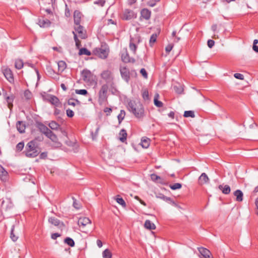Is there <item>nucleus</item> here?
Wrapping results in <instances>:
<instances>
[{"label": "nucleus", "instance_id": "f257e3e1", "mask_svg": "<svg viewBox=\"0 0 258 258\" xmlns=\"http://www.w3.org/2000/svg\"><path fill=\"white\" fill-rule=\"evenodd\" d=\"M127 108L138 118H142L144 116V108L139 101L131 100L128 103Z\"/></svg>", "mask_w": 258, "mask_h": 258}, {"label": "nucleus", "instance_id": "f03ea898", "mask_svg": "<svg viewBox=\"0 0 258 258\" xmlns=\"http://www.w3.org/2000/svg\"><path fill=\"white\" fill-rule=\"evenodd\" d=\"M40 152L36 141L32 140L26 144L23 153L28 158H35L39 155Z\"/></svg>", "mask_w": 258, "mask_h": 258}, {"label": "nucleus", "instance_id": "7ed1b4c3", "mask_svg": "<svg viewBox=\"0 0 258 258\" xmlns=\"http://www.w3.org/2000/svg\"><path fill=\"white\" fill-rule=\"evenodd\" d=\"M101 78L106 82L108 86L114 84V76L113 73L110 70H104L100 74Z\"/></svg>", "mask_w": 258, "mask_h": 258}, {"label": "nucleus", "instance_id": "20e7f679", "mask_svg": "<svg viewBox=\"0 0 258 258\" xmlns=\"http://www.w3.org/2000/svg\"><path fill=\"white\" fill-rule=\"evenodd\" d=\"M142 39L140 35L138 34L135 35L133 37H131L130 40L129 48L133 53H136L138 45L141 42Z\"/></svg>", "mask_w": 258, "mask_h": 258}, {"label": "nucleus", "instance_id": "39448f33", "mask_svg": "<svg viewBox=\"0 0 258 258\" xmlns=\"http://www.w3.org/2000/svg\"><path fill=\"white\" fill-rule=\"evenodd\" d=\"M108 90V86L107 84L102 85L98 92V102L102 104L107 100V93Z\"/></svg>", "mask_w": 258, "mask_h": 258}, {"label": "nucleus", "instance_id": "423d86ee", "mask_svg": "<svg viewBox=\"0 0 258 258\" xmlns=\"http://www.w3.org/2000/svg\"><path fill=\"white\" fill-rule=\"evenodd\" d=\"M78 224L82 228V231L87 232L86 227H90L91 224V220L87 217L80 218L78 221Z\"/></svg>", "mask_w": 258, "mask_h": 258}, {"label": "nucleus", "instance_id": "0eeeda50", "mask_svg": "<svg viewBox=\"0 0 258 258\" xmlns=\"http://www.w3.org/2000/svg\"><path fill=\"white\" fill-rule=\"evenodd\" d=\"M137 13L130 9H125L123 12L122 19L124 20H130L137 17Z\"/></svg>", "mask_w": 258, "mask_h": 258}, {"label": "nucleus", "instance_id": "6e6552de", "mask_svg": "<svg viewBox=\"0 0 258 258\" xmlns=\"http://www.w3.org/2000/svg\"><path fill=\"white\" fill-rule=\"evenodd\" d=\"M3 74L6 79L10 83H14V78L12 71L9 68H5L3 70Z\"/></svg>", "mask_w": 258, "mask_h": 258}, {"label": "nucleus", "instance_id": "1a4fd4ad", "mask_svg": "<svg viewBox=\"0 0 258 258\" xmlns=\"http://www.w3.org/2000/svg\"><path fill=\"white\" fill-rule=\"evenodd\" d=\"M121 78L127 83L130 79V73L129 70L126 67H120L119 69Z\"/></svg>", "mask_w": 258, "mask_h": 258}, {"label": "nucleus", "instance_id": "9d476101", "mask_svg": "<svg viewBox=\"0 0 258 258\" xmlns=\"http://www.w3.org/2000/svg\"><path fill=\"white\" fill-rule=\"evenodd\" d=\"M198 249L201 254L200 258H213L211 251L208 249L203 247H198Z\"/></svg>", "mask_w": 258, "mask_h": 258}, {"label": "nucleus", "instance_id": "9b49d317", "mask_svg": "<svg viewBox=\"0 0 258 258\" xmlns=\"http://www.w3.org/2000/svg\"><path fill=\"white\" fill-rule=\"evenodd\" d=\"M75 30L78 33V36L81 39H85L87 37L86 31L81 25H75Z\"/></svg>", "mask_w": 258, "mask_h": 258}, {"label": "nucleus", "instance_id": "f8f14e48", "mask_svg": "<svg viewBox=\"0 0 258 258\" xmlns=\"http://www.w3.org/2000/svg\"><path fill=\"white\" fill-rule=\"evenodd\" d=\"M96 54L101 58H106L108 55V50L104 48H99L96 49Z\"/></svg>", "mask_w": 258, "mask_h": 258}, {"label": "nucleus", "instance_id": "ddd939ff", "mask_svg": "<svg viewBox=\"0 0 258 258\" xmlns=\"http://www.w3.org/2000/svg\"><path fill=\"white\" fill-rule=\"evenodd\" d=\"M47 138L50 139L52 142H53V146L55 148H58L61 146V143L58 141L57 136L53 134V133L51 131L50 134H49L47 136Z\"/></svg>", "mask_w": 258, "mask_h": 258}, {"label": "nucleus", "instance_id": "4468645a", "mask_svg": "<svg viewBox=\"0 0 258 258\" xmlns=\"http://www.w3.org/2000/svg\"><path fill=\"white\" fill-rule=\"evenodd\" d=\"M121 59L122 60L125 62H135V59L133 58L130 57L128 54V53L126 49H125V51L123 52L121 54Z\"/></svg>", "mask_w": 258, "mask_h": 258}, {"label": "nucleus", "instance_id": "2eb2a0df", "mask_svg": "<svg viewBox=\"0 0 258 258\" xmlns=\"http://www.w3.org/2000/svg\"><path fill=\"white\" fill-rule=\"evenodd\" d=\"M151 16V12L148 9H143L141 11V19L148 20L150 19Z\"/></svg>", "mask_w": 258, "mask_h": 258}, {"label": "nucleus", "instance_id": "dca6fc26", "mask_svg": "<svg viewBox=\"0 0 258 258\" xmlns=\"http://www.w3.org/2000/svg\"><path fill=\"white\" fill-rule=\"evenodd\" d=\"M82 77L85 82H89L92 77V75L90 71L84 70L82 72Z\"/></svg>", "mask_w": 258, "mask_h": 258}, {"label": "nucleus", "instance_id": "f3484780", "mask_svg": "<svg viewBox=\"0 0 258 258\" xmlns=\"http://www.w3.org/2000/svg\"><path fill=\"white\" fill-rule=\"evenodd\" d=\"M48 100L53 105L56 107L61 106V103L58 98L54 95H50L48 97Z\"/></svg>", "mask_w": 258, "mask_h": 258}, {"label": "nucleus", "instance_id": "a211bd4d", "mask_svg": "<svg viewBox=\"0 0 258 258\" xmlns=\"http://www.w3.org/2000/svg\"><path fill=\"white\" fill-rule=\"evenodd\" d=\"M209 181V179L207 175L205 173H203L199 177L198 179L199 184L200 185H203L207 183Z\"/></svg>", "mask_w": 258, "mask_h": 258}, {"label": "nucleus", "instance_id": "6ab92c4d", "mask_svg": "<svg viewBox=\"0 0 258 258\" xmlns=\"http://www.w3.org/2000/svg\"><path fill=\"white\" fill-rule=\"evenodd\" d=\"M82 14L78 11H75L74 13L75 25H80Z\"/></svg>", "mask_w": 258, "mask_h": 258}, {"label": "nucleus", "instance_id": "aec40b11", "mask_svg": "<svg viewBox=\"0 0 258 258\" xmlns=\"http://www.w3.org/2000/svg\"><path fill=\"white\" fill-rule=\"evenodd\" d=\"M234 196L236 197V201L241 202L243 199V194L240 189H237L233 192Z\"/></svg>", "mask_w": 258, "mask_h": 258}, {"label": "nucleus", "instance_id": "412c9836", "mask_svg": "<svg viewBox=\"0 0 258 258\" xmlns=\"http://www.w3.org/2000/svg\"><path fill=\"white\" fill-rule=\"evenodd\" d=\"M38 127L41 132L44 134L46 137L50 134L51 132L50 130L42 123L39 124Z\"/></svg>", "mask_w": 258, "mask_h": 258}, {"label": "nucleus", "instance_id": "4be33fe9", "mask_svg": "<svg viewBox=\"0 0 258 258\" xmlns=\"http://www.w3.org/2000/svg\"><path fill=\"white\" fill-rule=\"evenodd\" d=\"M58 71L57 74L62 73L67 68V64L65 61L60 60L57 62Z\"/></svg>", "mask_w": 258, "mask_h": 258}, {"label": "nucleus", "instance_id": "5701e85b", "mask_svg": "<svg viewBox=\"0 0 258 258\" xmlns=\"http://www.w3.org/2000/svg\"><path fill=\"white\" fill-rule=\"evenodd\" d=\"M218 187L224 194L227 195L230 192L231 189L228 185H219Z\"/></svg>", "mask_w": 258, "mask_h": 258}, {"label": "nucleus", "instance_id": "b1692460", "mask_svg": "<svg viewBox=\"0 0 258 258\" xmlns=\"http://www.w3.org/2000/svg\"><path fill=\"white\" fill-rule=\"evenodd\" d=\"M150 140L146 137H143L141 139V145L144 148H147L150 145Z\"/></svg>", "mask_w": 258, "mask_h": 258}, {"label": "nucleus", "instance_id": "393cba45", "mask_svg": "<svg viewBox=\"0 0 258 258\" xmlns=\"http://www.w3.org/2000/svg\"><path fill=\"white\" fill-rule=\"evenodd\" d=\"M119 140L122 143L124 142L126 140L127 133L124 129H122L119 134Z\"/></svg>", "mask_w": 258, "mask_h": 258}, {"label": "nucleus", "instance_id": "a878e982", "mask_svg": "<svg viewBox=\"0 0 258 258\" xmlns=\"http://www.w3.org/2000/svg\"><path fill=\"white\" fill-rule=\"evenodd\" d=\"M16 127H17L18 131L20 133H24L26 127H25V124L22 121H18L16 124Z\"/></svg>", "mask_w": 258, "mask_h": 258}, {"label": "nucleus", "instance_id": "bb28decb", "mask_svg": "<svg viewBox=\"0 0 258 258\" xmlns=\"http://www.w3.org/2000/svg\"><path fill=\"white\" fill-rule=\"evenodd\" d=\"M144 226L146 229L149 230H154L156 228L155 225L149 220H147L145 221Z\"/></svg>", "mask_w": 258, "mask_h": 258}, {"label": "nucleus", "instance_id": "cd10ccee", "mask_svg": "<svg viewBox=\"0 0 258 258\" xmlns=\"http://www.w3.org/2000/svg\"><path fill=\"white\" fill-rule=\"evenodd\" d=\"M6 95L7 93L5 94V96H6V99L8 103V107L10 110H11L13 106V102L14 100V96L13 95H11L10 96H7Z\"/></svg>", "mask_w": 258, "mask_h": 258}, {"label": "nucleus", "instance_id": "c85d7f7f", "mask_svg": "<svg viewBox=\"0 0 258 258\" xmlns=\"http://www.w3.org/2000/svg\"><path fill=\"white\" fill-rule=\"evenodd\" d=\"M48 221L50 223L56 226H60V225H63L62 223H61L58 219L55 217H50Z\"/></svg>", "mask_w": 258, "mask_h": 258}, {"label": "nucleus", "instance_id": "c756f323", "mask_svg": "<svg viewBox=\"0 0 258 258\" xmlns=\"http://www.w3.org/2000/svg\"><path fill=\"white\" fill-rule=\"evenodd\" d=\"M50 22L47 19H40L38 21V25L41 27H47L50 25Z\"/></svg>", "mask_w": 258, "mask_h": 258}, {"label": "nucleus", "instance_id": "7c9ffc66", "mask_svg": "<svg viewBox=\"0 0 258 258\" xmlns=\"http://www.w3.org/2000/svg\"><path fill=\"white\" fill-rule=\"evenodd\" d=\"M8 175L7 171L0 165V178L2 180H6Z\"/></svg>", "mask_w": 258, "mask_h": 258}, {"label": "nucleus", "instance_id": "2f4dec72", "mask_svg": "<svg viewBox=\"0 0 258 258\" xmlns=\"http://www.w3.org/2000/svg\"><path fill=\"white\" fill-rule=\"evenodd\" d=\"M79 54L80 55H86L90 56L91 54V52L86 48H82L79 50Z\"/></svg>", "mask_w": 258, "mask_h": 258}, {"label": "nucleus", "instance_id": "473e14b6", "mask_svg": "<svg viewBox=\"0 0 258 258\" xmlns=\"http://www.w3.org/2000/svg\"><path fill=\"white\" fill-rule=\"evenodd\" d=\"M15 226L13 225L11 228L10 237L13 241H16L18 238V236L14 233Z\"/></svg>", "mask_w": 258, "mask_h": 258}, {"label": "nucleus", "instance_id": "72a5a7b5", "mask_svg": "<svg viewBox=\"0 0 258 258\" xmlns=\"http://www.w3.org/2000/svg\"><path fill=\"white\" fill-rule=\"evenodd\" d=\"M159 96V94H156L155 95L154 102L155 105L157 107H162V106H163V103L161 101H160L158 100Z\"/></svg>", "mask_w": 258, "mask_h": 258}, {"label": "nucleus", "instance_id": "f704fd0d", "mask_svg": "<svg viewBox=\"0 0 258 258\" xmlns=\"http://www.w3.org/2000/svg\"><path fill=\"white\" fill-rule=\"evenodd\" d=\"M103 258H111L112 253L108 249H105L102 252Z\"/></svg>", "mask_w": 258, "mask_h": 258}, {"label": "nucleus", "instance_id": "c9c22d12", "mask_svg": "<svg viewBox=\"0 0 258 258\" xmlns=\"http://www.w3.org/2000/svg\"><path fill=\"white\" fill-rule=\"evenodd\" d=\"M48 125L50 128L53 130H57L59 127V125L54 121H51Z\"/></svg>", "mask_w": 258, "mask_h": 258}, {"label": "nucleus", "instance_id": "e433bc0d", "mask_svg": "<svg viewBox=\"0 0 258 258\" xmlns=\"http://www.w3.org/2000/svg\"><path fill=\"white\" fill-rule=\"evenodd\" d=\"M23 62L21 59H17L15 61V68L18 70L21 69L23 67Z\"/></svg>", "mask_w": 258, "mask_h": 258}, {"label": "nucleus", "instance_id": "4c0bfd02", "mask_svg": "<svg viewBox=\"0 0 258 258\" xmlns=\"http://www.w3.org/2000/svg\"><path fill=\"white\" fill-rule=\"evenodd\" d=\"M115 200L117 203L121 205L123 207L125 208L126 207V203L125 201L122 198H120L119 196H117L115 198Z\"/></svg>", "mask_w": 258, "mask_h": 258}, {"label": "nucleus", "instance_id": "58836bf2", "mask_svg": "<svg viewBox=\"0 0 258 258\" xmlns=\"http://www.w3.org/2000/svg\"><path fill=\"white\" fill-rule=\"evenodd\" d=\"M125 115V112L123 110H121L119 114L117 116L118 122L120 123L122 120L124 119Z\"/></svg>", "mask_w": 258, "mask_h": 258}, {"label": "nucleus", "instance_id": "ea45409f", "mask_svg": "<svg viewBox=\"0 0 258 258\" xmlns=\"http://www.w3.org/2000/svg\"><path fill=\"white\" fill-rule=\"evenodd\" d=\"M73 33L74 34V38L75 41L76 46L77 48H79L81 46V41L79 40L77 37V33H75L74 31L73 32Z\"/></svg>", "mask_w": 258, "mask_h": 258}, {"label": "nucleus", "instance_id": "a19ab883", "mask_svg": "<svg viewBox=\"0 0 258 258\" xmlns=\"http://www.w3.org/2000/svg\"><path fill=\"white\" fill-rule=\"evenodd\" d=\"M183 116L185 117H190L194 118L195 117V115L194 111L189 110L184 111Z\"/></svg>", "mask_w": 258, "mask_h": 258}, {"label": "nucleus", "instance_id": "79ce46f5", "mask_svg": "<svg viewBox=\"0 0 258 258\" xmlns=\"http://www.w3.org/2000/svg\"><path fill=\"white\" fill-rule=\"evenodd\" d=\"M161 199H163L164 201L166 202H169L171 203L172 205L174 206H177L176 204L172 200V199L169 197H167L164 196H162V197H160Z\"/></svg>", "mask_w": 258, "mask_h": 258}, {"label": "nucleus", "instance_id": "37998d69", "mask_svg": "<svg viewBox=\"0 0 258 258\" xmlns=\"http://www.w3.org/2000/svg\"><path fill=\"white\" fill-rule=\"evenodd\" d=\"M64 242L71 247H73L75 245L74 241L73 239L70 237H67L64 239Z\"/></svg>", "mask_w": 258, "mask_h": 258}, {"label": "nucleus", "instance_id": "c03bdc74", "mask_svg": "<svg viewBox=\"0 0 258 258\" xmlns=\"http://www.w3.org/2000/svg\"><path fill=\"white\" fill-rule=\"evenodd\" d=\"M157 37V35L156 33H154L151 35L149 41L150 44L151 46H152L153 44L156 42Z\"/></svg>", "mask_w": 258, "mask_h": 258}, {"label": "nucleus", "instance_id": "a18cd8bd", "mask_svg": "<svg viewBox=\"0 0 258 258\" xmlns=\"http://www.w3.org/2000/svg\"><path fill=\"white\" fill-rule=\"evenodd\" d=\"M24 147V143L23 142H21L19 143L16 146V151L20 152L21 151Z\"/></svg>", "mask_w": 258, "mask_h": 258}, {"label": "nucleus", "instance_id": "49530a36", "mask_svg": "<svg viewBox=\"0 0 258 258\" xmlns=\"http://www.w3.org/2000/svg\"><path fill=\"white\" fill-rule=\"evenodd\" d=\"M76 103L79 104L80 102L78 100H75L73 98H71L69 99L68 101V104L69 105H72L73 106H75L76 105Z\"/></svg>", "mask_w": 258, "mask_h": 258}, {"label": "nucleus", "instance_id": "de8ad7c7", "mask_svg": "<svg viewBox=\"0 0 258 258\" xmlns=\"http://www.w3.org/2000/svg\"><path fill=\"white\" fill-rule=\"evenodd\" d=\"M100 130V127L99 126H97L95 130V132H93V131L91 132V135L93 140L96 139V137L98 136V132Z\"/></svg>", "mask_w": 258, "mask_h": 258}, {"label": "nucleus", "instance_id": "09e8293b", "mask_svg": "<svg viewBox=\"0 0 258 258\" xmlns=\"http://www.w3.org/2000/svg\"><path fill=\"white\" fill-rule=\"evenodd\" d=\"M181 186H182L181 184L179 183H175L172 185H170V188L173 190L180 189L181 187Z\"/></svg>", "mask_w": 258, "mask_h": 258}, {"label": "nucleus", "instance_id": "8fccbe9b", "mask_svg": "<svg viewBox=\"0 0 258 258\" xmlns=\"http://www.w3.org/2000/svg\"><path fill=\"white\" fill-rule=\"evenodd\" d=\"M75 92L77 94L86 95L88 94V91L85 89H77L75 91Z\"/></svg>", "mask_w": 258, "mask_h": 258}, {"label": "nucleus", "instance_id": "3c124183", "mask_svg": "<svg viewBox=\"0 0 258 258\" xmlns=\"http://www.w3.org/2000/svg\"><path fill=\"white\" fill-rule=\"evenodd\" d=\"M142 97L145 100L149 99V92L147 90L145 89L143 91Z\"/></svg>", "mask_w": 258, "mask_h": 258}, {"label": "nucleus", "instance_id": "603ef678", "mask_svg": "<svg viewBox=\"0 0 258 258\" xmlns=\"http://www.w3.org/2000/svg\"><path fill=\"white\" fill-rule=\"evenodd\" d=\"M174 90L178 94H181L183 91V89L181 86H174Z\"/></svg>", "mask_w": 258, "mask_h": 258}, {"label": "nucleus", "instance_id": "864d4df0", "mask_svg": "<svg viewBox=\"0 0 258 258\" xmlns=\"http://www.w3.org/2000/svg\"><path fill=\"white\" fill-rule=\"evenodd\" d=\"M151 178L153 181H157L158 179H160L161 177L156 174L153 173L151 174Z\"/></svg>", "mask_w": 258, "mask_h": 258}, {"label": "nucleus", "instance_id": "5fc2aeb1", "mask_svg": "<svg viewBox=\"0 0 258 258\" xmlns=\"http://www.w3.org/2000/svg\"><path fill=\"white\" fill-rule=\"evenodd\" d=\"M234 76L235 78L237 79H239V80H244V76L242 74H240V73H235L234 75Z\"/></svg>", "mask_w": 258, "mask_h": 258}, {"label": "nucleus", "instance_id": "6e6d98bb", "mask_svg": "<svg viewBox=\"0 0 258 258\" xmlns=\"http://www.w3.org/2000/svg\"><path fill=\"white\" fill-rule=\"evenodd\" d=\"M140 73L142 75L144 78L147 79L148 78V74L145 69L142 68L140 70Z\"/></svg>", "mask_w": 258, "mask_h": 258}, {"label": "nucleus", "instance_id": "4d7b16f0", "mask_svg": "<svg viewBox=\"0 0 258 258\" xmlns=\"http://www.w3.org/2000/svg\"><path fill=\"white\" fill-rule=\"evenodd\" d=\"M67 115L69 117H72L74 115V113L73 110L68 109L67 110Z\"/></svg>", "mask_w": 258, "mask_h": 258}, {"label": "nucleus", "instance_id": "13d9d810", "mask_svg": "<svg viewBox=\"0 0 258 258\" xmlns=\"http://www.w3.org/2000/svg\"><path fill=\"white\" fill-rule=\"evenodd\" d=\"M156 3L154 0H149L147 2V5L149 7H153L156 5Z\"/></svg>", "mask_w": 258, "mask_h": 258}, {"label": "nucleus", "instance_id": "bf43d9fd", "mask_svg": "<svg viewBox=\"0 0 258 258\" xmlns=\"http://www.w3.org/2000/svg\"><path fill=\"white\" fill-rule=\"evenodd\" d=\"M73 199L74 200L73 202V206L75 208L77 209H79L80 208V206L79 204H78L77 202V200L75 199L74 198H73Z\"/></svg>", "mask_w": 258, "mask_h": 258}, {"label": "nucleus", "instance_id": "052dcab7", "mask_svg": "<svg viewBox=\"0 0 258 258\" xmlns=\"http://www.w3.org/2000/svg\"><path fill=\"white\" fill-rule=\"evenodd\" d=\"M215 44V41L213 40L209 39L208 40L207 45L208 47L211 48Z\"/></svg>", "mask_w": 258, "mask_h": 258}, {"label": "nucleus", "instance_id": "680f3d73", "mask_svg": "<svg viewBox=\"0 0 258 258\" xmlns=\"http://www.w3.org/2000/svg\"><path fill=\"white\" fill-rule=\"evenodd\" d=\"M24 96L25 98L27 99H29L31 97V92L28 91L26 90L24 92Z\"/></svg>", "mask_w": 258, "mask_h": 258}, {"label": "nucleus", "instance_id": "e2e57ef3", "mask_svg": "<svg viewBox=\"0 0 258 258\" xmlns=\"http://www.w3.org/2000/svg\"><path fill=\"white\" fill-rule=\"evenodd\" d=\"M173 45L172 44H170L166 47L165 50L167 53H169L171 51L173 48Z\"/></svg>", "mask_w": 258, "mask_h": 258}, {"label": "nucleus", "instance_id": "0e129e2a", "mask_svg": "<svg viewBox=\"0 0 258 258\" xmlns=\"http://www.w3.org/2000/svg\"><path fill=\"white\" fill-rule=\"evenodd\" d=\"M47 157V152H42L40 154L39 158L41 159H45Z\"/></svg>", "mask_w": 258, "mask_h": 258}, {"label": "nucleus", "instance_id": "69168bd1", "mask_svg": "<svg viewBox=\"0 0 258 258\" xmlns=\"http://www.w3.org/2000/svg\"><path fill=\"white\" fill-rule=\"evenodd\" d=\"M105 2L104 0H99L94 2V4L99 5L100 6L103 7Z\"/></svg>", "mask_w": 258, "mask_h": 258}, {"label": "nucleus", "instance_id": "338daca9", "mask_svg": "<svg viewBox=\"0 0 258 258\" xmlns=\"http://www.w3.org/2000/svg\"><path fill=\"white\" fill-rule=\"evenodd\" d=\"M255 205L256 207L255 212L256 215L258 216V197L255 199Z\"/></svg>", "mask_w": 258, "mask_h": 258}, {"label": "nucleus", "instance_id": "774afa93", "mask_svg": "<svg viewBox=\"0 0 258 258\" xmlns=\"http://www.w3.org/2000/svg\"><path fill=\"white\" fill-rule=\"evenodd\" d=\"M104 111L107 113V115H108L112 111V109L111 108L106 107L104 108Z\"/></svg>", "mask_w": 258, "mask_h": 258}]
</instances>
